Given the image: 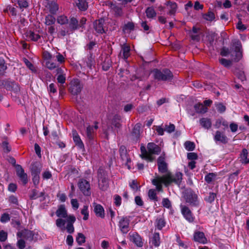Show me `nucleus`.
Masks as SVG:
<instances>
[{"mask_svg":"<svg viewBox=\"0 0 249 249\" xmlns=\"http://www.w3.org/2000/svg\"><path fill=\"white\" fill-rule=\"evenodd\" d=\"M150 242L152 245L158 247L160 244V236L159 233L154 232L150 238Z\"/></svg>","mask_w":249,"mask_h":249,"instance_id":"21","label":"nucleus"},{"mask_svg":"<svg viewBox=\"0 0 249 249\" xmlns=\"http://www.w3.org/2000/svg\"><path fill=\"white\" fill-rule=\"evenodd\" d=\"M180 208L181 213L185 219L190 223H193L195 219V217L189 208L185 205H181Z\"/></svg>","mask_w":249,"mask_h":249,"instance_id":"7","label":"nucleus"},{"mask_svg":"<svg viewBox=\"0 0 249 249\" xmlns=\"http://www.w3.org/2000/svg\"><path fill=\"white\" fill-rule=\"evenodd\" d=\"M93 205L94 207V212L96 216L104 218L105 216V213L103 207L101 205L96 203H94Z\"/></svg>","mask_w":249,"mask_h":249,"instance_id":"14","label":"nucleus"},{"mask_svg":"<svg viewBox=\"0 0 249 249\" xmlns=\"http://www.w3.org/2000/svg\"><path fill=\"white\" fill-rule=\"evenodd\" d=\"M10 219L9 214L6 213H4L2 214L0 218V221L2 223H6L9 221Z\"/></svg>","mask_w":249,"mask_h":249,"instance_id":"57","label":"nucleus"},{"mask_svg":"<svg viewBox=\"0 0 249 249\" xmlns=\"http://www.w3.org/2000/svg\"><path fill=\"white\" fill-rule=\"evenodd\" d=\"M236 28L238 30L244 31L247 29V27L246 25L243 24L241 21V19H239L237 25H236Z\"/></svg>","mask_w":249,"mask_h":249,"instance_id":"56","label":"nucleus"},{"mask_svg":"<svg viewBox=\"0 0 249 249\" xmlns=\"http://www.w3.org/2000/svg\"><path fill=\"white\" fill-rule=\"evenodd\" d=\"M145 13L146 17L149 18H153L156 16V13L152 7H148L145 11Z\"/></svg>","mask_w":249,"mask_h":249,"instance_id":"31","label":"nucleus"},{"mask_svg":"<svg viewBox=\"0 0 249 249\" xmlns=\"http://www.w3.org/2000/svg\"><path fill=\"white\" fill-rule=\"evenodd\" d=\"M57 61L60 64H62L65 62V58L62 54L58 53L56 56Z\"/></svg>","mask_w":249,"mask_h":249,"instance_id":"62","label":"nucleus"},{"mask_svg":"<svg viewBox=\"0 0 249 249\" xmlns=\"http://www.w3.org/2000/svg\"><path fill=\"white\" fill-rule=\"evenodd\" d=\"M27 36L29 39L34 41H37L40 38V36L38 34H35L31 31L28 33Z\"/></svg>","mask_w":249,"mask_h":249,"instance_id":"40","label":"nucleus"},{"mask_svg":"<svg viewBox=\"0 0 249 249\" xmlns=\"http://www.w3.org/2000/svg\"><path fill=\"white\" fill-rule=\"evenodd\" d=\"M72 138L75 145L81 149H84V143L81 141L80 136L75 130L72 131Z\"/></svg>","mask_w":249,"mask_h":249,"instance_id":"19","label":"nucleus"},{"mask_svg":"<svg viewBox=\"0 0 249 249\" xmlns=\"http://www.w3.org/2000/svg\"><path fill=\"white\" fill-rule=\"evenodd\" d=\"M154 78L158 81H171L173 78L172 72L167 69L160 70L155 69L152 71Z\"/></svg>","mask_w":249,"mask_h":249,"instance_id":"3","label":"nucleus"},{"mask_svg":"<svg viewBox=\"0 0 249 249\" xmlns=\"http://www.w3.org/2000/svg\"><path fill=\"white\" fill-rule=\"evenodd\" d=\"M18 238H23L26 240L32 241L33 239L34 234L32 231L24 230L17 233Z\"/></svg>","mask_w":249,"mask_h":249,"instance_id":"11","label":"nucleus"},{"mask_svg":"<svg viewBox=\"0 0 249 249\" xmlns=\"http://www.w3.org/2000/svg\"><path fill=\"white\" fill-rule=\"evenodd\" d=\"M83 88V85L78 79L72 80L70 83L69 91L73 95H76L80 93Z\"/></svg>","mask_w":249,"mask_h":249,"instance_id":"5","label":"nucleus"},{"mask_svg":"<svg viewBox=\"0 0 249 249\" xmlns=\"http://www.w3.org/2000/svg\"><path fill=\"white\" fill-rule=\"evenodd\" d=\"M130 220L127 217H123L119 222V226L121 232L126 233L129 231Z\"/></svg>","mask_w":249,"mask_h":249,"instance_id":"8","label":"nucleus"},{"mask_svg":"<svg viewBox=\"0 0 249 249\" xmlns=\"http://www.w3.org/2000/svg\"><path fill=\"white\" fill-rule=\"evenodd\" d=\"M79 28V23L77 19L75 18H71L69 22V29L70 31L73 32Z\"/></svg>","mask_w":249,"mask_h":249,"instance_id":"23","label":"nucleus"},{"mask_svg":"<svg viewBox=\"0 0 249 249\" xmlns=\"http://www.w3.org/2000/svg\"><path fill=\"white\" fill-rule=\"evenodd\" d=\"M18 7L21 9L28 7V2L26 0H18Z\"/></svg>","mask_w":249,"mask_h":249,"instance_id":"47","label":"nucleus"},{"mask_svg":"<svg viewBox=\"0 0 249 249\" xmlns=\"http://www.w3.org/2000/svg\"><path fill=\"white\" fill-rule=\"evenodd\" d=\"M114 203L117 206H120L121 204L122 199L120 196L115 195L114 196Z\"/></svg>","mask_w":249,"mask_h":249,"instance_id":"59","label":"nucleus"},{"mask_svg":"<svg viewBox=\"0 0 249 249\" xmlns=\"http://www.w3.org/2000/svg\"><path fill=\"white\" fill-rule=\"evenodd\" d=\"M165 131L171 133L175 130V126L174 124H165L164 126Z\"/></svg>","mask_w":249,"mask_h":249,"instance_id":"50","label":"nucleus"},{"mask_svg":"<svg viewBox=\"0 0 249 249\" xmlns=\"http://www.w3.org/2000/svg\"><path fill=\"white\" fill-rule=\"evenodd\" d=\"M239 159L242 164L249 163V153L247 149L244 148L242 150Z\"/></svg>","mask_w":249,"mask_h":249,"instance_id":"15","label":"nucleus"},{"mask_svg":"<svg viewBox=\"0 0 249 249\" xmlns=\"http://www.w3.org/2000/svg\"><path fill=\"white\" fill-rule=\"evenodd\" d=\"M123 53V57L124 59H127L130 55V47L127 44H124L122 46V50L121 52Z\"/></svg>","mask_w":249,"mask_h":249,"instance_id":"22","label":"nucleus"},{"mask_svg":"<svg viewBox=\"0 0 249 249\" xmlns=\"http://www.w3.org/2000/svg\"><path fill=\"white\" fill-rule=\"evenodd\" d=\"M43 195V193H41V195L40 196H42ZM40 196L38 195L37 194V192L36 190H33L32 191V192H31V194L30 195V198L32 199H36L37 198H38V197H39Z\"/></svg>","mask_w":249,"mask_h":249,"instance_id":"54","label":"nucleus"},{"mask_svg":"<svg viewBox=\"0 0 249 249\" xmlns=\"http://www.w3.org/2000/svg\"><path fill=\"white\" fill-rule=\"evenodd\" d=\"M55 18L53 16L48 15L45 17V24L48 26L53 25L55 23Z\"/></svg>","mask_w":249,"mask_h":249,"instance_id":"29","label":"nucleus"},{"mask_svg":"<svg viewBox=\"0 0 249 249\" xmlns=\"http://www.w3.org/2000/svg\"><path fill=\"white\" fill-rule=\"evenodd\" d=\"M57 21L58 23L63 25L68 23V19L66 16L61 15L57 17Z\"/></svg>","mask_w":249,"mask_h":249,"instance_id":"43","label":"nucleus"},{"mask_svg":"<svg viewBox=\"0 0 249 249\" xmlns=\"http://www.w3.org/2000/svg\"><path fill=\"white\" fill-rule=\"evenodd\" d=\"M167 5H169L170 8L169 11V14L170 15L174 14L177 8V5L176 3L175 2L168 1Z\"/></svg>","mask_w":249,"mask_h":249,"instance_id":"33","label":"nucleus"},{"mask_svg":"<svg viewBox=\"0 0 249 249\" xmlns=\"http://www.w3.org/2000/svg\"><path fill=\"white\" fill-rule=\"evenodd\" d=\"M134 24L133 22H129L124 27V31H132L134 29Z\"/></svg>","mask_w":249,"mask_h":249,"instance_id":"52","label":"nucleus"},{"mask_svg":"<svg viewBox=\"0 0 249 249\" xmlns=\"http://www.w3.org/2000/svg\"><path fill=\"white\" fill-rule=\"evenodd\" d=\"M216 197V194L214 193H210L209 195L205 198V201L208 202H213Z\"/></svg>","mask_w":249,"mask_h":249,"instance_id":"48","label":"nucleus"},{"mask_svg":"<svg viewBox=\"0 0 249 249\" xmlns=\"http://www.w3.org/2000/svg\"><path fill=\"white\" fill-rule=\"evenodd\" d=\"M216 176L215 173H209L205 176V180L207 183H210L216 178Z\"/></svg>","mask_w":249,"mask_h":249,"instance_id":"44","label":"nucleus"},{"mask_svg":"<svg viewBox=\"0 0 249 249\" xmlns=\"http://www.w3.org/2000/svg\"><path fill=\"white\" fill-rule=\"evenodd\" d=\"M58 5L56 2H51L49 4V11L52 14H55L58 10Z\"/></svg>","mask_w":249,"mask_h":249,"instance_id":"32","label":"nucleus"},{"mask_svg":"<svg viewBox=\"0 0 249 249\" xmlns=\"http://www.w3.org/2000/svg\"><path fill=\"white\" fill-rule=\"evenodd\" d=\"M46 66L50 70L54 69L56 68V64L51 62L50 60H48L46 62Z\"/></svg>","mask_w":249,"mask_h":249,"instance_id":"63","label":"nucleus"},{"mask_svg":"<svg viewBox=\"0 0 249 249\" xmlns=\"http://www.w3.org/2000/svg\"><path fill=\"white\" fill-rule=\"evenodd\" d=\"M194 108L197 113L204 114L208 110V108L203 105L202 103H197L194 106Z\"/></svg>","mask_w":249,"mask_h":249,"instance_id":"26","label":"nucleus"},{"mask_svg":"<svg viewBox=\"0 0 249 249\" xmlns=\"http://www.w3.org/2000/svg\"><path fill=\"white\" fill-rule=\"evenodd\" d=\"M121 118L120 116L116 115L113 116V118L111 121V124L116 127H119L120 126V121Z\"/></svg>","mask_w":249,"mask_h":249,"instance_id":"34","label":"nucleus"},{"mask_svg":"<svg viewBox=\"0 0 249 249\" xmlns=\"http://www.w3.org/2000/svg\"><path fill=\"white\" fill-rule=\"evenodd\" d=\"M17 246L19 249H24L26 246V243L24 239L21 238L18 240Z\"/></svg>","mask_w":249,"mask_h":249,"instance_id":"53","label":"nucleus"},{"mask_svg":"<svg viewBox=\"0 0 249 249\" xmlns=\"http://www.w3.org/2000/svg\"><path fill=\"white\" fill-rule=\"evenodd\" d=\"M148 195L151 200H154L155 201H158V197L157 196L156 190L154 189H150L148 191Z\"/></svg>","mask_w":249,"mask_h":249,"instance_id":"35","label":"nucleus"},{"mask_svg":"<svg viewBox=\"0 0 249 249\" xmlns=\"http://www.w3.org/2000/svg\"><path fill=\"white\" fill-rule=\"evenodd\" d=\"M98 128V123L95 122L94 125H89L86 129V134L89 140H93L95 135L96 132Z\"/></svg>","mask_w":249,"mask_h":249,"instance_id":"10","label":"nucleus"},{"mask_svg":"<svg viewBox=\"0 0 249 249\" xmlns=\"http://www.w3.org/2000/svg\"><path fill=\"white\" fill-rule=\"evenodd\" d=\"M199 123L203 128L209 129L212 126V122L210 119L202 118L199 120Z\"/></svg>","mask_w":249,"mask_h":249,"instance_id":"25","label":"nucleus"},{"mask_svg":"<svg viewBox=\"0 0 249 249\" xmlns=\"http://www.w3.org/2000/svg\"><path fill=\"white\" fill-rule=\"evenodd\" d=\"M81 213L84 215L83 220H87L89 218V212L88 210V206L84 205L81 211Z\"/></svg>","mask_w":249,"mask_h":249,"instance_id":"36","label":"nucleus"},{"mask_svg":"<svg viewBox=\"0 0 249 249\" xmlns=\"http://www.w3.org/2000/svg\"><path fill=\"white\" fill-rule=\"evenodd\" d=\"M85 236L83 233H78L76 240L78 244L81 245L85 242Z\"/></svg>","mask_w":249,"mask_h":249,"instance_id":"42","label":"nucleus"},{"mask_svg":"<svg viewBox=\"0 0 249 249\" xmlns=\"http://www.w3.org/2000/svg\"><path fill=\"white\" fill-rule=\"evenodd\" d=\"M155 226L158 229L161 230L165 226L164 219L161 217L158 218L156 220Z\"/></svg>","mask_w":249,"mask_h":249,"instance_id":"30","label":"nucleus"},{"mask_svg":"<svg viewBox=\"0 0 249 249\" xmlns=\"http://www.w3.org/2000/svg\"><path fill=\"white\" fill-rule=\"evenodd\" d=\"M219 62L221 65L226 68L230 67L232 64L231 60L223 58L219 59Z\"/></svg>","mask_w":249,"mask_h":249,"instance_id":"46","label":"nucleus"},{"mask_svg":"<svg viewBox=\"0 0 249 249\" xmlns=\"http://www.w3.org/2000/svg\"><path fill=\"white\" fill-rule=\"evenodd\" d=\"M186 199V202L192 205L196 206L198 204L197 196L194 193H190L188 194Z\"/></svg>","mask_w":249,"mask_h":249,"instance_id":"20","label":"nucleus"},{"mask_svg":"<svg viewBox=\"0 0 249 249\" xmlns=\"http://www.w3.org/2000/svg\"><path fill=\"white\" fill-rule=\"evenodd\" d=\"M76 5L81 11H85L88 8V3L86 0H78Z\"/></svg>","mask_w":249,"mask_h":249,"instance_id":"28","label":"nucleus"},{"mask_svg":"<svg viewBox=\"0 0 249 249\" xmlns=\"http://www.w3.org/2000/svg\"><path fill=\"white\" fill-rule=\"evenodd\" d=\"M57 197L59 200L62 202H65L67 199V196L65 194L59 192L57 194Z\"/></svg>","mask_w":249,"mask_h":249,"instance_id":"58","label":"nucleus"},{"mask_svg":"<svg viewBox=\"0 0 249 249\" xmlns=\"http://www.w3.org/2000/svg\"><path fill=\"white\" fill-rule=\"evenodd\" d=\"M99 187L102 191H106L108 187V182L105 177H101L99 179Z\"/></svg>","mask_w":249,"mask_h":249,"instance_id":"24","label":"nucleus"},{"mask_svg":"<svg viewBox=\"0 0 249 249\" xmlns=\"http://www.w3.org/2000/svg\"><path fill=\"white\" fill-rule=\"evenodd\" d=\"M111 6H113L112 9L114 10L115 14L119 16H121L123 15V11L122 8L114 5L112 3H111Z\"/></svg>","mask_w":249,"mask_h":249,"instance_id":"51","label":"nucleus"},{"mask_svg":"<svg viewBox=\"0 0 249 249\" xmlns=\"http://www.w3.org/2000/svg\"><path fill=\"white\" fill-rule=\"evenodd\" d=\"M65 224L66 220L62 218H58L56 220V225L57 226V227L61 229L62 231H64L65 230Z\"/></svg>","mask_w":249,"mask_h":249,"instance_id":"38","label":"nucleus"},{"mask_svg":"<svg viewBox=\"0 0 249 249\" xmlns=\"http://www.w3.org/2000/svg\"><path fill=\"white\" fill-rule=\"evenodd\" d=\"M7 69V66L5 65V61L3 59L0 58V75H3Z\"/></svg>","mask_w":249,"mask_h":249,"instance_id":"39","label":"nucleus"},{"mask_svg":"<svg viewBox=\"0 0 249 249\" xmlns=\"http://www.w3.org/2000/svg\"><path fill=\"white\" fill-rule=\"evenodd\" d=\"M76 220V218L74 216L72 215H70L67 219V225L66 227L67 231L69 233H72L74 231V228L73 224Z\"/></svg>","mask_w":249,"mask_h":249,"instance_id":"13","label":"nucleus"},{"mask_svg":"<svg viewBox=\"0 0 249 249\" xmlns=\"http://www.w3.org/2000/svg\"><path fill=\"white\" fill-rule=\"evenodd\" d=\"M147 148V150L144 146H141V156L142 158L150 161H153L154 159L153 155H159L161 151L160 147L154 142H149Z\"/></svg>","mask_w":249,"mask_h":249,"instance_id":"2","label":"nucleus"},{"mask_svg":"<svg viewBox=\"0 0 249 249\" xmlns=\"http://www.w3.org/2000/svg\"><path fill=\"white\" fill-rule=\"evenodd\" d=\"M57 80L58 83L64 84L66 81V75L64 74H60L57 77Z\"/></svg>","mask_w":249,"mask_h":249,"instance_id":"61","label":"nucleus"},{"mask_svg":"<svg viewBox=\"0 0 249 249\" xmlns=\"http://www.w3.org/2000/svg\"><path fill=\"white\" fill-rule=\"evenodd\" d=\"M185 149L188 151H193L195 148V145L193 142L187 141L184 143Z\"/></svg>","mask_w":249,"mask_h":249,"instance_id":"45","label":"nucleus"},{"mask_svg":"<svg viewBox=\"0 0 249 249\" xmlns=\"http://www.w3.org/2000/svg\"><path fill=\"white\" fill-rule=\"evenodd\" d=\"M104 20L102 19L96 20L94 23V28L98 34H103L105 32L103 27Z\"/></svg>","mask_w":249,"mask_h":249,"instance_id":"18","label":"nucleus"},{"mask_svg":"<svg viewBox=\"0 0 249 249\" xmlns=\"http://www.w3.org/2000/svg\"><path fill=\"white\" fill-rule=\"evenodd\" d=\"M214 140L216 142H219L223 144H226L228 142V138L225 134L220 131H216L214 136Z\"/></svg>","mask_w":249,"mask_h":249,"instance_id":"12","label":"nucleus"},{"mask_svg":"<svg viewBox=\"0 0 249 249\" xmlns=\"http://www.w3.org/2000/svg\"><path fill=\"white\" fill-rule=\"evenodd\" d=\"M51 172L49 170H46L42 173V178L44 179H48L52 178Z\"/></svg>","mask_w":249,"mask_h":249,"instance_id":"60","label":"nucleus"},{"mask_svg":"<svg viewBox=\"0 0 249 249\" xmlns=\"http://www.w3.org/2000/svg\"><path fill=\"white\" fill-rule=\"evenodd\" d=\"M7 233L5 231L1 230L0 231V241L4 242L7 239Z\"/></svg>","mask_w":249,"mask_h":249,"instance_id":"55","label":"nucleus"},{"mask_svg":"<svg viewBox=\"0 0 249 249\" xmlns=\"http://www.w3.org/2000/svg\"><path fill=\"white\" fill-rule=\"evenodd\" d=\"M85 62L87 66L89 68H91L92 66L94 64V58L92 57L91 54L87 56L85 59Z\"/></svg>","mask_w":249,"mask_h":249,"instance_id":"41","label":"nucleus"},{"mask_svg":"<svg viewBox=\"0 0 249 249\" xmlns=\"http://www.w3.org/2000/svg\"><path fill=\"white\" fill-rule=\"evenodd\" d=\"M203 18L206 20L212 21L215 18L214 14L212 11H209L203 15Z\"/></svg>","mask_w":249,"mask_h":249,"instance_id":"37","label":"nucleus"},{"mask_svg":"<svg viewBox=\"0 0 249 249\" xmlns=\"http://www.w3.org/2000/svg\"><path fill=\"white\" fill-rule=\"evenodd\" d=\"M16 170L17 176L23 184L28 182V177L27 174L24 172V169L20 165H16Z\"/></svg>","mask_w":249,"mask_h":249,"instance_id":"9","label":"nucleus"},{"mask_svg":"<svg viewBox=\"0 0 249 249\" xmlns=\"http://www.w3.org/2000/svg\"><path fill=\"white\" fill-rule=\"evenodd\" d=\"M41 170V165L37 163L32 165L31 172L32 175H39Z\"/></svg>","mask_w":249,"mask_h":249,"instance_id":"27","label":"nucleus"},{"mask_svg":"<svg viewBox=\"0 0 249 249\" xmlns=\"http://www.w3.org/2000/svg\"><path fill=\"white\" fill-rule=\"evenodd\" d=\"M71 202L73 209L77 210L79 208V203L76 199H71Z\"/></svg>","mask_w":249,"mask_h":249,"instance_id":"64","label":"nucleus"},{"mask_svg":"<svg viewBox=\"0 0 249 249\" xmlns=\"http://www.w3.org/2000/svg\"><path fill=\"white\" fill-rule=\"evenodd\" d=\"M78 187L84 196H89L91 195L90 185L86 179H80L78 182Z\"/></svg>","mask_w":249,"mask_h":249,"instance_id":"4","label":"nucleus"},{"mask_svg":"<svg viewBox=\"0 0 249 249\" xmlns=\"http://www.w3.org/2000/svg\"><path fill=\"white\" fill-rule=\"evenodd\" d=\"M162 205L163 207L168 209H170L172 207L171 202L168 198L162 199Z\"/></svg>","mask_w":249,"mask_h":249,"instance_id":"49","label":"nucleus"},{"mask_svg":"<svg viewBox=\"0 0 249 249\" xmlns=\"http://www.w3.org/2000/svg\"><path fill=\"white\" fill-rule=\"evenodd\" d=\"M129 238L138 247H142L143 246V240L137 232H130L129 233Z\"/></svg>","mask_w":249,"mask_h":249,"instance_id":"6","label":"nucleus"},{"mask_svg":"<svg viewBox=\"0 0 249 249\" xmlns=\"http://www.w3.org/2000/svg\"><path fill=\"white\" fill-rule=\"evenodd\" d=\"M157 165L159 172L165 174L162 176H158L152 180L153 185L156 186L158 191H163L162 184L166 187L169 186L172 183L178 185L180 184L182 180V174L178 172L173 175L168 171V165L165 161L164 154H162L158 158Z\"/></svg>","mask_w":249,"mask_h":249,"instance_id":"1","label":"nucleus"},{"mask_svg":"<svg viewBox=\"0 0 249 249\" xmlns=\"http://www.w3.org/2000/svg\"><path fill=\"white\" fill-rule=\"evenodd\" d=\"M56 215L59 217L66 218L67 219L69 215L67 214V210L64 205H60L58 206V209L55 212Z\"/></svg>","mask_w":249,"mask_h":249,"instance_id":"17","label":"nucleus"},{"mask_svg":"<svg viewBox=\"0 0 249 249\" xmlns=\"http://www.w3.org/2000/svg\"><path fill=\"white\" fill-rule=\"evenodd\" d=\"M194 240L195 241L201 244L207 243V239L205 236L204 233L201 231H196L194 234Z\"/></svg>","mask_w":249,"mask_h":249,"instance_id":"16","label":"nucleus"}]
</instances>
